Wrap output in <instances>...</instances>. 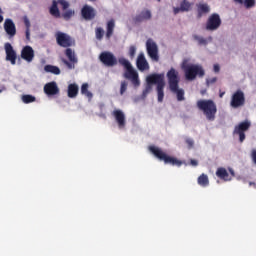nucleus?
<instances>
[{"label": "nucleus", "mask_w": 256, "mask_h": 256, "mask_svg": "<svg viewBox=\"0 0 256 256\" xmlns=\"http://www.w3.org/2000/svg\"><path fill=\"white\" fill-rule=\"evenodd\" d=\"M214 73H219V71H221V67L219 66V64H215L213 67Z\"/></svg>", "instance_id": "nucleus-44"}, {"label": "nucleus", "mask_w": 256, "mask_h": 256, "mask_svg": "<svg viewBox=\"0 0 256 256\" xmlns=\"http://www.w3.org/2000/svg\"><path fill=\"white\" fill-rule=\"evenodd\" d=\"M206 83L207 85H213L214 83H217V77L207 79Z\"/></svg>", "instance_id": "nucleus-41"}, {"label": "nucleus", "mask_w": 256, "mask_h": 256, "mask_svg": "<svg viewBox=\"0 0 256 256\" xmlns=\"http://www.w3.org/2000/svg\"><path fill=\"white\" fill-rule=\"evenodd\" d=\"M105 35V30H103L102 27H97L95 29V37L98 41H102L103 40V37Z\"/></svg>", "instance_id": "nucleus-33"}, {"label": "nucleus", "mask_w": 256, "mask_h": 256, "mask_svg": "<svg viewBox=\"0 0 256 256\" xmlns=\"http://www.w3.org/2000/svg\"><path fill=\"white\" fill-rule=\"evenodd\" d=\"M251 158H252L253 163H255V165H256V150H252Z\"/></svg>", "instance_id": "nucleus-43"}, {"label": "nucleus", "mask_w": 256, "mask_h": 256, "mask_svg": "<svg viewBox=\"0 0 256 256\" xmlns=\"http://www.w3.org/2000/svg\"><path fill=\"white\" fill-rule=\"evenodd\" d=\"M136 67L138 71H149L150 66L147 58H145V53L140 52L136 59Z\"/></svg>", "instance_id": "nucleus-17"}, {"label": "nucleus", "mask_w": 256, "mask_h": 256, "mask_svg": "<svg viewBox=\"0 0 256 256\" xmlns=\"http://www.w3.org/2000/svg\"><path fill=\"white\" fill-rule=\"evenodd\" d=\"M147 83H155L158 103H163L165 99V74H151L146 78Z\"/></svg>", "instance_id": "nucleus-5"}, {"label": "nucleus", "mask_w": 256, "mask_h": 256, "mask_svg": "<svg viewBox=\"0 0 256 256\" xmlns=\"http://www.w3.org/2000/svg\"><path fill=\"white\" fill-rule=\"evenodd\" d=\"M0 23H3V15L0 14Z\"/></svg>", "instance_id": "nucleus-50"}, {"label": "nucleus", "mask_w": 256, "mask_h": 256, "mask_svg": "<svg viewBox=\"0 0 256 256\" xmlns=\"http://www.w3.org/2000/svg\"><path fill=\"white\" fill-rule=\"evenodd\" d=\"M249 129H251V122L245 120L234 127L233 135H238L240 143H243L246 139L245 132L249 131Z\"/></svg>", "instance_id": "nucleus-9"}, {"label": "nucleus", "mask_w": 256, "mask_h": 256, "mask_svg": "<svg viewBox=\"0 0 256 256\" xmlns=\"http://www.w3.org/2000/svg\"><path fill=\"white\" fill-rule=\"evenodd\" d=\"M185 143L188 146V149H193V147L195 146V141L191 138H186Z\"/></svg>", "instance_id": "nucleus-39"}, {"label": "nucleus", "mask_w": 256, "mask_h": 256, "mask_svg": "<svg viewBox=\"0 0 256 256\" xmlns=\"http://www.w3.org/2000/svg\"><path fill=\"white\" fill-rule=\"evenodd\" d=\"M90 1H97V0H90Z\"/></svg>", "instance_id": "nucleus-54"}, {"label": "nucleus", "mask_w": 256, "mask_h": 256, "mask_svg": "<svg viewBox=\"0 0 256 256\" xmlns=\"http://www.w3.org/2000/svg\"><path fill=\"white\" fill-rule=\"evenodd\" d=\"M75 15V10L69 9L66 10L62 13L61 17L63 18L64 21H70L71 17Z\"/></svg>", "instance_id": "nucleus-32"}, {"label": "nucleus", "mask_w": 256, "mask_h": 256, "mask_svg": "<svg viewBox=\"0 0 256 256\" xmlns=\"http://www.w3.org/2000/svg\"><path fill=\"white\" fill-rule=\"evenodd\" d=\"M56 43L59 47H64L68 49L69 47H73L75 45V40L69 34L63 32H57L56 35Z\"/></svg>", "instance_id": "nucleus-8"}, {"label": "nucleus", "mask_w": 256, "mask_h": 256, "mask_svg": "<svg viewBox=\"0 0 256 256\" xmlns=\"http://www.w3.org/2000/svg\"><path fill=\"white\" fill-rule=\"evenodd\" d=\"M64 54L68 60L65 58H61L62 63L66 65L67 69H75V65L79 63V59L77 58V54H75V51H73V49L71 48H66Z\"/></svg>", "instance_id": "nucleus-7"}, {"label": "nucleus", "mask_w": 256, "mask_h": 256, "mask_svg": "<svg viewBox=\"0 0 256 256\" xmlns=\"http://www.w3.org/2000/svg\"><path fill=\"white\" fill-rule=\"evenodd\" d=\"M198 185L201 187H207V185H209V177L207 174H202L198 177Z\"/></svg>", "instance_id": "nucleus-30"}, {"label": "nucleus", "mask_w": 256, "mask_h": 256, "mask_svg": "<svg viewBox=\"0 0 256 256\" xmlns=\"http://www.w3.org/2000/svg\"><path fill=\"white\" fill-rule=\"evenodd\" d=\"M197 107L202 113H204L208 121H213L217 115V104L215 101L209 100H198Z\"/></svg>", "instance_id": "nucleus-6"}, {"label": "nucleus", "mask_w": 256, "mask_h": 256, "mask_svg": "<svg viewBox=\"0 0 256 256\" xmlns=\"http://www.w3.org/2000/svg\"><path fill=\"white\" fill-rule=\"evenodd\" d=\"M81 93H82V95H85L86 97H88V99H91V97H93V93L89 92V84L88 83L82 84Z\"/></svg>", "instance_id": "nucleus-31"}, {"label": "nucleus", "mask_w": 256, "mask_h": 256, "mask_svg": "<svg viewBox=\"0 0 256 256\" xmlns=\"http://www.w3.org/2000/svg\"><path fill=\"white\" fill-rule=\"evenodd\" d=\"M0 93H3V90H2V89H0Z\"/></svg>", "instance_id": "nucleus-53"}, {"label": "nucleus", "mask_w": 256, "mask_h": 256, "mask_svg": "<svg viewBox=\"0 0 256 256\" xmlns=\"http://www.w3.org/2000/svg\"><path fill=\"white\" fill-rule=\"evenodd\" d=\"M151 17V10H144L134 18V21L135 23H141V21H149Z\"/></svg>", "instance_id": "nucleus-23"}, {"label": "nucleus", "mask_w": 256, "mask_h": 256, "mask_svg": "<svg viewBox=\"0 0 256 256\" xmlns=\"http://www.w3.org/2000/svg\"><path fill=\"white\" fill-rule=\"evenodd\" d=\"M195 41L198 42V44L200 45H207L208 43H211V41H213V37L209 36L207 39L199 36V35H194L193 36Z\"/></svg>", "instance_id": "nucleus-29"}, {"label": "nucleus", "mask_w": 256, "mask_h": 256, "mask_svg": "<svg viewBox=\"0 0 256 256\" xmlns=\"http://www.w3.org/2000/svg\"><path fill=\"white\" fill-rule=\"evenodd\" d=\"M236 3H240V5H243V0H234Z\"/></svg>", "instance_id": "nucleus-49"}, {"label": "nucleus", "mask_w": 256, "mask_h": 256, "mask_svg": "<svg viewBox=\"0 0 256 256\" xmlns=\"http://www.w3.org/2000/svg\"><path fill=\"white\" fill-rule=\"evenodd\" d=\"M24 25L26 26V29H29L31 27V22L29 21L28 17L24 18Z\"/></svg>", "instance_id": "nucleus-42"}, {"label": "nucleus", "mask_w": 256, "mask_h": 256, "mask_svg": "<svg viewBox=\"0 0 256 256\" xmlns=\"http://www.w3.org/2000/svg\"><path fill=\"white\" fill-rule=\"evenodd\" d=\"M166 77L168 79L169 89L171 93L176 95L177 101H185V90L183 88H179V82L181 81V78H179V71L175 68H171L167 72Z\"/></svg>", "instance_id": "nucleus-1"}, {"label": "nucleus", "mask_w": 256, "mask_h": 256, "mask_svg": "<svg viewBox=\"0 0 256 256\" xmlns=\"http://www.w3.org/2000/svg\"><path fill=\"white\" fill-rule=\"evenodd\" d=\"M190 165H192V167H197V165H199V162L195 159H191L190 160Z\"/></svg>", "instance_id": "nucleus-45"}, {"label": "nucleus", "mask_w": 256, "mask_h": 256, "mask_svg": "<svg viewBox=\"0 0 256 256\" xmlns=\"http://www.w3.org/2000/svg\"><path fill=\"white\" fill-rule=\"evenodd\" d=\"M146 51L152 61H159V47L152 39L147 40Z\"/></svg>", "instance_id": "nucleus-11"}, {"label": "nucleus", "mask_w": 256, "mask_h": 256, "mask_svg": "<svg viewBox=\"0 0 256 256\" xmlns=\"http://www.w3.org/2000/svg\"><path fill=\"white\" fill-rule=\"evenodd\" d=\"M4 31H6L10 38H13L15 35H17V27L15 26V22H13L12 19L7 18L5 20Z\"/></svg>", "instance_id": "nucleus-20"}, {"label": "nucleus", "mask_w": 256, "mask_h": 256, "mask_svg": "<svg viewBox=\"0 0 256 256\" xmlns=\"http://www.w3.org/2000/svg\"><path fill=\"white\" fill-rule=\"evenodd\" d=\"M99 60L106 67H115L117 65V57L111 52L104 51L100 54Z\"/></svg>", "instance_id": "nucleus-13"}, {"label": "nucleus", "mask_w": 256, "mask_h": 256, "mask_svg": "<svg viewBox=\"0 0 256 256\" xmlns=\"http://www.w3.org/2000/svg\"><path fill=\"white\" fill-rule=\"evenodd\" d=\"M115 31V20L111 19L106 24V39H111L113 37V33Z\"/></svg>", "instance_id": "nucleus-25"}, {"label": "nucleus", "mask_w": 256, "mask_h": 256, "mask_svg": "<svg viewBox=\"0 0 256 256\" xmlns=\"http://www.w3.org/2000/svg\"><path fill=\"white\" fill-rule=\"evenodd\" d=\"M67 94L69 99H75L79 95V85L75 83L69 84Z\"/></svg>", "instance_id": "nucleus-24"}, {"label": "nucleus", "mask_w": 256, "mask_h": 256, "mask_svg": "<svg viewBox=\"0 0 256 256\" xmlns=\"http://www.w3.org/2000/svg\"><path fill=\"white\" fill-rule=\"evenodd\" d=\"M81 15L85 21H93L95 17H97V11L93 6L84 5L81 9Z\"/></svg>", "instance_id": "nucleus-14"}, {"label": "nucleus", "mask_w": 256, "mask_h": 256, "mask_svg": "<svg viewBox=\"0 0 256 256\" xmlns=\"http://www.w3.org/2000/svg\"><path fill=\"white\" fill-rule=\"evenodd\" d=\"M21 59L31 63L35 59V50L31 46H24L21 50Z\"/></svg>", "instance_id": "nucleus-18"}, {"label": "nucleus", "mask_w": 256, "mask_h": 256, "mask_svg": "<svg viewBox=\"0 0 256 256\" xmlns=\"http://www.w3.org/2000/svg\"><path fill=\"white\" fill-rule=\"evenodd\" d=\"M118 63L124 67V69H126L124 73L125 79H129L134 87H139V85H141V81L139 80V73H137V70L133 68L131 62H129V60L126 58H119Z\"/></svg>", "instance_id": "nucleus-4"}, {"label": "nucleus", "mask_w": 256, "mask_h": 256, "mask_svg": "<svg viewBox=\"0 0 256 256\" xmlns=\"http://www.w3.org/2000/svg\"><path fill=\"white\" fill-rule=\"evenodd\" d=\"M229 172H230V174L232 175V177H235V171L233 170V169H229Z\"/></svg>", "instance_id": "nucleus-48"}, {"label": "nucleus", "mask_w": 256, "mask_h": 256, "mask_svg": "<svg viewBox=\"0 0 256 256\" xmlns=\"http://www.w3.org/2000/svg\"><path fill=\"white\" fill-rule=\"evenodd\" d=\"M216 176L223 181H231V177H229V172H227V169L223 167L217 169Z\"/></svg>", "instance_id": "nucleus-26"}, {"label": "nucleus", "mask_w": 256, "mask_h": 256, "mask_svg": "<svg viewBox=\"0 0 256 256\" xmlns=\"http://www.w3.org/2000/svg\"><path fill=\"white\" fill-rule=\"evenodd\" d=\"M197 10H198V19H201V17H203V15L209 13V11H211V8L209 7L208 4H198L197 5Z\"/></svg>", "instance_id": "nucleus-27"}, {"label": "nucleus", "mask_w": 256, "mask_h": 256, "mask_svg": "<svg viewBox=\"0 0 256 256\" xmlns=\"http://www.w3.org/2000/svg\"><path fill=\"white\" fill-rule=\"evenodd\" d=\"M112 115L114 116V119H115L119 129H125V125H127V121L125 120V113H123L119 109H115L112 112Z\"/></svg>", "instance_id": "nucleus-19"}, {"label": "nucleus", "mask_w": 256, "mask_h": 256, "mask_svg": "<svg viewBox=\"0 0 256 256\" xmlns=\"http://www.w3.org/2000/svg\"><path fill=\"white\" fill-rule=\"evenodd\" d=\"M0 14H3V10L0 8Z\"/></svg>", "instance_id": "nucleus-52"}, {"label": "nucleus", "mask_w": 256, "mask_h": 256, "mask_svg": "<svg viewBox=\"0 0 256 256\" xmlns=\"http://www.w3.org/2000/svg\"><path fill=\"white\" fill-rule=\"evenodd\" d=\"M249 185H250V186L252 185V186L256 187L255 182H250Z\"/></svg>", "instance_id": "nucleus-51"}, {"label": "nucleus", "mask_w": 256, "mask_h": 256, "mask_svg": "<svg viewBox=\"0 0 256 256\" xmlns=\"http://www.w3.org/2000/svg\"><path fill=\"white\" fill-rule=\"evenodd\" d=\"M49 13L52 15V17H55V19H60L61 17V11H59V6L57 0L52 1V5L49 8Z\"/></svg>", "instance_id": "nucleus-22"}, {"label": "nucleus", "mask_w": 256, "mask_h": 256, "mask_svg": "<svg viewBox=\"0 0 256 256\" xmlns=\"http://www.w3.org/2000/svg\"><path fill=\"white\" fill-rule=\"evenodd\" d=\"M44 71H46V73H52L53 75H61V69L54 65H46Z\"/></svg>", "instance_id": "nucleus-28"}, {"label": "nucleus", "mask_w": 256, "mask_h": 256, "mask_svg": "<svg viewBox=\"0 0 256 256\" xmlns=\"http://www.w3.org/2000/svg\"><path fill=\"white\" fill-rule=\"evenodd\" d=\"M58 5H61L63 11H67L69 9V2L67 0H57Z\"/></svg>", "instance_id": "nucleus-37"}, {"label": "nucleus", "mask_w": 256, "mask_h": 256, "mask_svg": "<svg viewBox=\"0 0 256 256\" xmlns=\"http://www.w3.org/2000/svg\"><path fill=\"white\" fill-rule=\"evenodd\" d=\"M127 91V81H122L120 86V95H123Z\"/></svg>", "instance_id": "nucleus-40"}, {"label": "nucleus", "mask_w": 256, "mask_h": 256, "mask_svg": "<svg viewBox=\"0 0 256 256\" xmlns=\"http://www.w3.org/2000/svg\"><path fill=\"white\" fill-rule=\"evenodd\" d=\"M244 5L246 9H251V7H255V0H245Z\"/></svg>", "instance_id": "nucleus-38"}, {"label": "nucleus", "mask_w": 256, "mask_h": 256, "mask_svg": "<svg viewBox=\"0 0 256 256\" xmlns=\"http://www.w3.org/2000/svg\"><path fill=\"white\" fill-rule=\"evenodd\" d=\"M44 93L48 97H55V95H59L60 90H59V86H57V82L52 81V82L46 83L44 85Z\"/></svg>", "instance_id": "nucleus-16"}, {"label": "nucleus", "mask_w": 256, "mask_h": 256, "mask_svg": "<svg viewBox=\"0 0 256 256\" xmlns=\"http://www.w3.org/2000/svg\"><path fill=\"white\" fill-rule=\"evenodd\" d=\"M151 85H155V83H148L145 87V89L142 92L143 97H147V95H149V93H151V91H153V87Z\"/></svg>", "instance_id": "nucleus-35"}, {"label": "nucleus", "mask_w": 256, "mask_h": 256, "mask_svg": "<svg viewBox=\"0 0 256 256\" xmlns=\"http://www.w3.org/2000/svg\"><path fill=\"white\" fill-rule=\"evenodd\" d=\"M224 96H225V92H221V90H220V93H219L220 99H223Z\"/></svg>", "instance_id": "nucleus-47"}, {"label": "nucleus", "mask_w": 256, "mask_h": 256, "mask_svg": "<svg viewBox=\"0 0 256 256\" xmlns=\"http://www.w3.org/2000/svg\"><path fill=\"white\" fill-rule=\"evenodd\" d=\"M182 70L184 71L185 78L187 81H194V79L198 77L205 76V70H203V66L198 64H189L187 60L182 62Z\"/></svg>", "instance_id": "nucleus-3"}, {"label": "nucleus", "mask_w": 256, "mask_h": 256, "mask_svg": "<svg viewBox=\"0 0 256 256\" xmlns=\"http://www.w3.org/2000/svg\"><path fill=\"white\" fill-rule=\"evenodd\" d=\"M26 40L31 41V32L29 29H26Z\"/></svg>", "instance_id": "nucleus-46"}, {"label": "nucleus", "mask_w": 256, "mask_h": 256, "mask_svg": "<svg viewBox=\"0 0 256 256\" xmlns=\"http://www.w3.org/2000/svg\"><path fill=\"white\" fill-rule=\"evenodd\" d=\"M221 23V16L218 13H213L208 17L205 29L206 31H217L221 27Z\"/></svg>", "instance_id": "nucleus-10"}, {"label": "nucleus", "mask_w": 256, "mask_h": 256, "mask_svg": "<svg viewBox=\"0 0 256 256\" xmlns=\"http://www.w3.org/2000/svg\"><path fill=\"white\" fill-rule=\"evenodd\" d=\"M22 101L23 103H26V104L35 103L36 98L33 95L26 94L22 96Z\"/></svg>", "instance_id": "nucleus-34"}, {"label": "nucleus", "mask_w": 256, "mask_h": 256, "mask_svg": "<svg viewBox=\"0 0 256 256\" xmlns=\"http://www.w3.org/2000/svg\"><path fill=\"white\" fill-rule=\"evenodd\" d=\"M149 151L151 154L156 157V159H159V161H163L165 165H172L174 167H181L183 165V161L167 155L161 148L156 147V146H149Z\"/></svg>", "instance_id": "nucleus-2"}, {"label": "nucleus", "mask_w": 256, "mask_h": 256, "mask_svg": "<svg viewBox=\"0 0 256 256\" xmlns=\"http://www.w3.org/2000/svg\"><path fill=\"white\" fill-rule=\"evenodd\" d=\"M245 105V93L242 90H237L232 94L230 106L233 109H239V107H243Z\"/></svg>", "instance_id": "nucleus-12"}, {"label": "nucleus", "mask_w": 256, "mask_h": 256, "mask_svg": "<svg viewBox=\"0 0 256 256\" xmlns=\"http://www.w3.org/2000/svg\"><path fill=\"white\" fill-rule=\"evenodd\" d=\"M137 53V47L135 46H130L129 50H128V56L130 57V59H135V54Z\"/></svg>", "instance_id": "nucleus-36"}, {"label": "nucleus", "mask_w": 256, "mask_h": 256, "mask_svg": "<svg viewBox=\"0 0 256 256\" xmlns=\"http://www.w3.org/2000/svg\"><path fill=\"white\" fill-rule=\"evenodd\" d=\"M6 53V61H10L11 65H16L17 63V52L13 49L11 43H6L4 45Z\"/></svg>", "instance_id": "nucleus-15"}, {"label": "nucleus", "mask_w": 256, "mask_h": 256, "mask_svg": "<svg viewBox=\"0 0 256 256\" xmlns=\"http://www.w3.org/2000/svg\"><path fill=\"white\" fill-rule=\"evenodd\" d=\"M193 7V3L188 0H182L180 2V7H174L173 13L174 15H178V13H187Z\"/></svg>", "instance_id": "nucleus-21"}]
</instances>
